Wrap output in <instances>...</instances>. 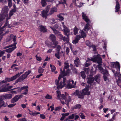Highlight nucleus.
Wrapping results in <instances>:
<instances>
[{
  "mask_svg": "<svg viewBox=\"0 0 121 121\" xmlns=\"http://www.w3.org/2000/svg\"><path fill=\"white\" fill-rule=\"evenodd\" d=\"M24 70L23 72L18 73L11 78H6L5 79V80H3L0 82V85L1 86L3 84H6L7 82L12 81L16 79L24 72Z\"/></svg>",
  "mask_w": 121,
  "mask_h": 121,
  "instance_id": "423d86ee",
  "label": "nucleus"
},
{
  "mask_svg": "<svg viewBox=\"0 0 121 121\" xmlns=\"http://www.w3.org/2000/svg\"><path fill=\"white\" fill-rule=\"evenodd\" d=\"M16 105V104H11L8 105V107L10 108H12L15 105Z\"/></svg>",
  "mask_w": 121,
  "mask_h": 121,
  "instance_id": "a18cd8bd",
  "label": "nucleus"
},
{
  "mask_svg": "<svg viewBox=\"0 0 121 121\" xmlns=\"http://www.w3.org/2000/svg\"><path fill=\"white\" fill-rule=\"evenodd\" d=\"M59 53H55V56L58 59H60V56Z\"/></svg>",
  "mask_w": 121,
  "mask_h": 121,
  "instance_id": "052dcab7",
  "label": "nucleus"
},
{
  "mask_svg": "<svg viewBox=\"0 0 121 121\" xmlns=\"http://www.w3.org/2000/svg\"><path fill=\"white\" fill-rule=\"evenodd\" d=\"M100 75L99 74H98L94 76V80H95L98 83H99L100 81Z\"/></svg>",
  "mask_w": 121,
  "mask_h": 121,
  "instance_id": "dca6fc26",
  "label": "nucleus"
},
{
  "mask_svg": "<svg viewBox=\"0 0 121 121\" xmlns=\"http://www.w3.org/2000/svg\"><path fill=\"white\" fill-rule=\"evenodd\" d=\"M91 60L94 62H95L98 63L99 65L97 66V67L99 69V66H101L102 65V59L100 57L99 55H97L95 56H94L93 58H91Z\"/></svg>",
  "mask_w": 121,
  "mask_h": 121,
  "instance_id": "1a4fd4ad",
  "label": "nucleus"
},
{
  "mask_svg": "<svg viewBox=\"0 0 121 121\" xmlns=\"http://www.w3.org/2000/svg\"><path fill=\"white\" fill-rule=\"evenodd\" d=\"M49 38L52 41L53 43L54 44L51 43H49L48 45V46L50 48L52 47L54 48L55 46L57 45L58 43V42L56 41V38L55 36L52 34H51Z\"/></svg>",
  "mask_w": 121,
  "mask_h": 121,
  "instance_id": "6e6552de",
  "label": "nucleus"
},
{
  "mask_svg": "<svg viewBox=\"0 0 121 121\" xmlns=\"http://www.w3.org/2000/svg\"><path fill=\"white\" fill-rule=\"evenodd\" d=\"M70 71L69 69H68L65 72V74L63 76H68L69 75Z\"/></svg>",
  "mask_w": 121,
  "mask_h": 121,
  "instance_id": "72a5a7b5",
  "label": "nucleus"
},
{
  "mask_svg": "<svg viewBox=\"0 0 121 121\" xmlns=\"http://www.w3.org/2000/svg\"><path fill=\"white\" fill-rule=\"evenodd\" d=\"M96 73V71L95 70V71H93V70L91 69L90 70V76L92 77L94 74Z\"/></svg>",
  "mask_w": 121,
  "mask_h": 121,
  "instance_id": "2f4dec72",
  "label": "nucleus"
},
{
  "mask_svg": "<svg viewBox=\"0 0 121 121\" xmlns=\"http://www.w3.org/2000/svg\"><path fill=\"white\" fill-rule=\"evenodd\" d=\"M6 23H5L4 26L3 27V28H6L8 27L7 26L8 24V22L7 21L8 20H7L6 19Z\"/></svg>",
  "mask_w": 121,
  "mask_h": 121,
  "instance_id": "603ef678",
  "label": "nucleus"
},
{
  "mask_svg": "<svg viewBox=\"0 0 121 121\" xmlns=\"http://www.w3.org/2000/svg\"><path fill=\"white\" fill-rule=\"evenodd\" d=\"M61 49V47L60 46H58L57 48V51L59 52L60 50Z\"/></svg>",
  "mask_w": 121,
  "mask_h": 121,
  "instance_id": "0e129e2a",
  "label": "nucleus"
},
{
  "mask_svg": "<svg viewBox=\"0 0 121 121\" xmlns=\"http://www.w3.org/2000/svg\"><path fill=\"white\" fill-rule=\"evenodd\" d=\"M10 93L12 94H17V92L16 91H13V90H10Z\"/></svg>",
  "mask_w": 121,
  "mask_h": 121,
  "instance_id": "6e6d98bb",
  "label": "nucleus"
},
{
  "mask_svg": "<svg viewBox=\"0 0 121 121\" xmlns=\"http://www.w3.org/2000/svg\"><path fill=\"white\" fill-rule=\"evenodd\" d=\"M13 8L10 11L14 13L16 11L17 8L15 4L13 5Z\"/></svg>",
  "mask_w": 121,
  "mask_h": 121,
  "instance_id": "f704fd0d",
  "label": "nucleus"
},
{
  "mask_svg": "<svg viewBox=\"0 0 121 121\" xmlns=\"http://www.w3.org/2000/svg\"><path fill=\"white\" fill-rule=\"evenodd\" d=\"M61 1H59V3L61 4H66V1L67 0H60Z\"/></svg>",
  "mask_w": 121,
  "mask_h": 121,
  "instance_id": "ea45409f",
  "label": "nucleus"
},
{
  "mask_svg": "<svg viewBox=\"0 0 121 121\" xmlns=\"http://www.w3.org/2000/svg\"><path fill=\"white\" fill-rule=\"evenodd\" d=\"M65 68H64L63 71H62V69L60 70L61 74L63 75V76L64 74L65 73Z\"/></svg>",
  "mask_w": 121,
  "mask_h": 121,
  "instance_id": "5fc2aeb1",
  "label": "nucleus"
},
{
  "mask_svg": "<svg viewBox=\"0 0 121 121\" xmlns=\"http://www.w3.org/2000/svg\"><path fill=\"white\" fill-rule=\"evenodd\" d=\"M45 98L46 99H51L52 98V95H50L47 94L46 95Z\"/></svg>",
  "mask_w": 121,
  "mask_h": 121,
  "instance_id": "c03bdc74",
  "label": "nucleus"
},
{
  "mask_svg": "<svg viewBox=\"0 0 121 121\" xmlns=\"http://www.w3.org/2000/svg\"><path fill=\"white\" fill-rule=\"evenodd\" d=\"M66 85H64L63 87L64 86H67V88H73V85L72 84H70V81H68L67 82V84H66L65 83Z\"/></svg>",
  "mask_w": 121,
  "mask_h": 121,
  "instance_id": "412c9836",
  "label": "nucleus"
},
{
  "mask_svg": "<svg viewBox=\"0 0 121 121\" xmlns=\"http://www.w3.org/2000/svg\"><path fill=\"white\" fill-rule=\"evenodd\" d=\"M50 66L51 68L52 71V72H55L56 69V68L53 65L51 64Z\"/></svg>",
  "mask_w": 121,
  "mask_h": 121,
  "instance_id": "473e14b6",
  "label": "nucleus"
},
{
  "mask_svg": "<svg viewBox=\"0 0 121 121\" xmlns=\"http://www.w3.org/2000/svg\"><path fill=\"white\" fill-rule=\"evenodd\" d=\"M9 85V83L8 84H3L1 86H1L2 88H7V87Z\"/></svg>",
  "mask_w": 121,
  "mask_h": 121,
  "instance_id": "a19ab883",
  "label": "nucleus"
},
{
  "mask_svg": "<svg viewBox=\"0 0 121 121\" xmlns=\"http://www.w3.org/2000/svg\"><path fill=\"white\" fill-rule=\"evenodd\" d=\"M50 27L53 30L54 33L58 37H59L61 34L59 32L57 31L56 30L57 29L60 30H62L61 27L58 26L56 24L54 25V26H53L52 27Z\"/></svg>",
  "mask_w": 121,
  "mask_h": 121,
  "instance_id": "f8f14e48",
  "label": "nucleus"
},
{
  "mask_svg": "<svg viewBox=\"0 0 121 121\" xmlns=\"http://www.w3.org/2000/svg\"><path fill=\"white\" fill-rule=\"evenodd\" d=\"M81 76L84 79L86 78V75L84 72L83 71H82L81 73Z\"/></svg>",
  "mask_w": 121,
  "mask_h": 121,
  "instance_id": "e433bc0d",
  "label": "nucleus"
},
{
  "mask_svg": "<svg viewBox=\"0 0 121 121\" xmlns=\"http://www.w3.org/2000/svg\"><path fill=\"white\" fill-rule=\"evenodd\" d=\"M61 106H58L56 107L54 110L55 111L59 110L61 109Z\"/></svg>",
  "mask_w": 121,
  "mask_h": 121,
  "instance_id": "13d9d810",
  "label": "nucleus"
},
{
  "mask_svg": "<svg viewBox=\"0 0 121 121\" xmlns=\"http://www.w3.org/2000/svg\"><path fill=\"white\" fill-rule=\"evenodd\" d=\"M41 3L43 7H45L47 5L46 0H41Z\"/></svg>",
  "mask_w": 121,
  "mask_h": 121,
  "instance_id": "c85d7f7f",
  "label": "nucleus"
},
{
  "mask_svg": "<svg viewBox=\"0 0 121 121\" xmlns=\"http://www.w3.org/2000/svg\"><path fill=\"white\" fill-rule=\"evenodd\" d=\"M51 9H53L52 10L54 12H56L57 11V9L56 7H53Z\"/></svg>",
  "mask_w": 121,
  "mask_h": 121,
  "instance_id": "e2e57ef3",
  "label": "nucleus"
},
{
  "mask_svg": "<svg viewBox=\"0 0 121 121\" xmlns=\"http://www.w3.org/2000/svg\"><path fill=\"white\" fill-rule=\"evenodd\" d=\"M13 8L10 11L14 13L16 11L17 8L15 4L13 5Z\"/></svg>",
  "mask_w": 121,
  "mask_h": 121,
  "instance_id": "c9c22d12",
  "label": "nucleus"
},
{
  "mask_svg": "<svg viewBox=\"0 0 121 121\" xmlns=\"http://www.w3.org/2000/svg\"><path fill=\"white\" fill-rule=\"evenodd\" d=\"M35 56L37 60L40 61L41 60L42 58L41 57H38L37 55H36Z\"/></svg>",
  "mask_w": 121,
  "mask_h": 121,
  "instance_id": "864d4df0",
  "label": "nucleus"
},
{
  "mask_svg": "<svg viewBox=\"0 0 121 121\" xmlns=\"http://www.w3.org/2000/svg\"><path fill=\"white\" fill-rule=\"evenodd\" d=\"M64 76L61 74H60L58 77V79H56L55 80V83L56 85L57 89L58 90L63 88L64 85H66L65 82H66V83L67 82H66V78H63V82H60L59 83V81L60 79Z\"/></svg>",
  "mask_w": 121,
  "mask_h": 121,
  "instance_id": "39448f33",
  "label": "nucleus"
},
{
  "mask_svg": "<svg viewBox=\"0 0 121 121\" xmlns=\"http://www.w3.org/2000/svg\"><path fill=\"white\" fill-rule=\"evenodd\" d=\"M57 96L58 99H62L65 100V104H66L69 107V102L71 101V97L70 96H68V95L64 94H61L60 91H56Z\"/></svg>",
  "mask_w": 121,
  "mask_h": 121,
  "instance_id": "7ed1b4c3",
  "label": "nucleus"
},
{
  "mask_svg": "<svg viewBox=\"0 0 121 121\" xmlns=\"http://www.w3.org/2000/svg\"><path fill=\"white\" fill-rule=\"evenodd\" d=\"M29 0H22L23 2L26 4H28V3Z\"/></svg>",
  "mask_w": 121,
  "mask_h": 121,
  "instance_id": "680f3d73",
  "label": "nucleus"
},
{
  "mask_svg": "<svg viewBox=\"0 0 121 121\" xmlns=\"http://www.w3.org/2000/svg\"><path fill=\"white\" fill-rule=\"evenodd\" d=\"M6 14L2 13L0 15V22L5 19L6 17H7Z\"/></svg>",
  "mask_w": 121,
  "mask_h": 121,
  "instance_id": "4be33fe9",
  "label": "nucleus"
},
{
  "mask_svg": "<svg viewBox=\"0 0 121 121\" xmlns=\"http://www.w3.org/2000/svg\"><path fill=\"white\" fill-rule=\"evenodd\" d=\"M9 10V9L8 7L7 6H5L2 9V13L6 14L7 15Z\"/></svg>",
  "mask_w": 121,
  "mask_h": 121,
  "instance_id": "f3484780",
  "label": "nucleus"
},
{
  "mask_svg": "<svg viewBox=\"0 0 121 121\" xmlns=\"http://www.w3.org/2000/svg\"><path fill=\"white\" fill-rule=\"evenodd\" d=\"M82 17L83 19L87 23L85 25L84 29L82 30H80L79 32V35L76 36L75 39L72 42L74 44H76L78 43L79 40L81 38L86 37V34L84 31V30L86 31L89 29V27L90 26V25L89 23L90 22L89 19L83 12L82 13Z\"/></svg>",
  "mask_w": 121,
  "mask_h": 121,
  "instance_id": "f257e3e1",
  "label": "nucleus"
},
{
  "mask_svg": "<svg viewBox=\"0 0 121 121\" xmlns=\"http://www.w3.org/2000/svg\"><path fill=\"white\" fill-rule=\"evenodd\" d=\"M57 16L60 20L62 21L64 19L63 17L60 15H57Z\"/></svg>",
  "mask_w": 121,
  "mask_h": 121,
  "instance_id": "8fccbe9b",
  "label": "nucleus"
},
{
  "mask_svg": "<svg viewBox=\"0 0 121 121\" xmlns=\"http://www.w3.org/2000/svg\"><path fill=\"white\" fill-rule=\"evenodd\" d=\"M89 86H87L85 88L83 89L82 92L78 90H76L75 91L73 94V95H75L76 96H78L79 98L83 99L84 98V95H90V92L89 91Z\"/></svg>",
  "mask_w": 121,
  "mask_h": 121,
  "instance_id": "f03ea898",
  "label": "nucleus"
},
{
  "mask_svg": "<svg viewBox=\"0 0 121 121\" xmlns=\"http://www.w3.org/2000/svg\"><path fill=\"white\" fill-rule=\"evenodd\" d=\"M98 67L100 72L103 74V77L104 81L105 82L107 81L108 82L109 80L108 77L109 73L108 70L106 69H104L101 66H99Z\"/></svg>",
  "mask_w": 121,
  "mask_h": 121,
  "instance_id": "0eeeda50",
  "label": "nucleus"
},
{
  "mask_svg": "<svg viewBox=\"0 0 121 121\" xmlns=\"http://www.w3.org/2000/svg\"><path fill=\"white\" fill-rule=\"evenodd\" d=\"M86 44L87 46L89 47H91V46L92 45L91 43L88 40H87L86 41Z\"/></svg>",
  "mask_w": 121,
  "mask_h": 121,
  "instance_id": "58836bf2",
  "label": "nucleus"
},
{
  "mask_svg": "<svg viewBox=\"0 0 121 121\" xmlns=\"http://www.w3.org/2000/svg\"><path fill=\"white\" fill-rule=\"evenodd\" d=\"M6 23H5L4 26L3 27V28H6L8 27L7 26L8 24V22L7 21L8 20H7L6 19Z\"/></svg>",
  "mask_w": 121,
  "mask_h": 121,
  "instance_id": "3c124183",
  "label": "nucleus"
},
{
  "mask_svg": "<svg viewBox=\"0 0 121 121\" xmlns=\"http://www.w3.org/2000/svg\"><path fill=\"white\" fill-rule=\"evenodd\" d=\"M3 33V30L1 28H0V41L3 37L2 34Z\"/></svg>",
  "mask_w": 121,
  "mask_h": 121,
  "instance_id": "4c0bfd02",
  "label": "nucleus"
},
{
  "mask_svg": "<svg viewBox=\"0 0 121 121\" xmlns=\"http://www.w3.org/2000/svg\"><path fill=\"white\" fill-rule=\"evenodd\" d=\"M22 95H16L11 100V102L12 103H14L16 102L19 99L22 97Z\"/></svg>",
  "mask_w": 121,
  "mask_h": 121,
  "instance_id": "4468645a",
  "label": "nucleus"
},
{
  "mask_svg": "<svg viewBox=\"0 0 121 121\" xmlns=\"http://www.w3.org/2000/svg\"><path fill=\"white\" fill-rule=\"evenodd\" d=\"M79 115L81 117L82 119H85V117L83 114L82 112H81L79 113Z\"/></svg>",
  "mask_w": 121,
  "mask_h": 121,
  "instance_id": "49530a36",
  "label": "nucleus"
},
{
  "mask_svg": "<svg viewBox=\"0 0 121 121\" xmlns=\"http://www.w3.org/2000/svg\"><path fill=\"white\" fill-rule=\"evenodd\" d=\"M78 29L77 27L76 26H75L73 30L74 34V35H75L77 34L78 31Z\"/></svg>",
  "mask_w": 121,
  "mask_h": 121,
  "instance_id": "7c9ffc66",
  "label": "nucleus"
},
{
  "mask_svg": "<svg viewBox=\"0 0 121 121\" xmlns=\"http://www.w3.org/2000/svg\"><path fill=\"white\" fill-rule=\"evenodd\" d=\"M12 95L11 94H6L3 95L4 98L5 99H10L12 97Z\"/></svg>",
  "mask_w": 121,
  "mask_h": 121,
  "instance_id": "aec40b11",
  "label": "nucleus"
},
{
  "mask_svg": "<svg viewBox=\"0 0 121 121\" xmlns=\"http://www.w3.org/2000/svg\"><path fill=\"white\" fill-rule=\"evenodd\" d=\"M40 117L42 119H44L46 118L45 115L43 114H40Z\"/></svg>",
  "mask_w": 121,
  "mask_h": 121,
  "instance_id": "4d7b16f0",
  "label": "nucleus"
},
{
  "mask_svg": "<svg viewBox=\"0 0 121 121\" xmlns=\"http://www.w3.org/2000/svg\"><path fill=\"white\" fill-rule=\"evenodd\" d=\"M13 87L12 86H8L7 88H4L2 89V91L4 92L8 91H9V89L12 88Z\"/></svg>",
  "mask_w": 121,
  "mask_h": 121,
  "instance_id": "5701e85b",
  "label": "nucleus"
},
{
  "mask_svg": "<svg viewBox=\"0 0 121 121\" xmlns=\"http://www.w3.org/2000/svg\"><path fill=\"white\" fill-rule=\"evenodd\" d=\"M16 43L15 42L13 44L5 47L4 48V49L10 47H11V48H9L8 49L5 50H4L0 52V53L11 52L14 49L16 48Z\"/></svg>",
  "mask_w": 121,
  "mask_h": 121,
  "instance_id": "9d476101",
  "label": "nucleus"
},
{
  "mask_svg": "<svg viewBox=\"0 0 121 121\" xmlns=\"http://www.w3.org/2000/svg\"><path fill=\"white\" fill-rule=\"evenodd\" d=\"M111 66L112 68H115L117 71H115L114 70H112V71L114 73V76L116 77L117 76L120 75L121 74L120 72V64L117 61L116 62H112L111 63Z\"/></svg>",
  "mask_w": 121,
  "mask_h": 121,
  "instance_id": "20e7f679",
  "label": "nucleus"
},
{
  "mask_svg": "<svg viewBox=\"0 0 121 121\" xmlns=\"http://www.w3.org/2000/svg\"><path fill=\"white\" fill-rule=\"evenodd\" d=\"M31 72V70H29L27 71L24 74H23L24 76V78H26L28 76Z\"/></svg>",
  "mask_w": 121,
  "mask_h": 121,
  "instance_id": "bb28decb",
  "label": "nucleus"
},
{
  "mask_svg": "<svg viewBox=\"0 0 121 121\" xmlns=\"http://www.w3.org/2000/svg\"><path fill=\"white\" fill-rule=\"evenodd\" d=\"M81 107V106L80 104H76L72 108V109L74 110L77 109H80Z\"/></svg>",
  "mask_w": 121,
  "mask_h": 121,
  "instance_id": "393cba45",
  "label": "nucleus"
},
{
  "mask_svg": "<svg viewBox=\"0 0 121 121\" xmlns=\"http://www.w3.org/2000/svg\"><path fill=\"white\" fill-rule=\"evenodd\" d=\"M50 8V6L48 5L46 7V11H48V12L49 10V9Z\"/></svg>",
  "mask_w": 121,
  "mask_h": 121,
  "instance_id": "bf43d9fd",
  "label": "nucleus"
},
{
  "mask_svg": "<svg viewBox=\"0 0 121 121\" xmlns=\"http://www.w3.org/2000/svg\"><path fill=\"white\" fill-rule=\"evenodd\" d=\"M48 11H46L45 10H43L41 12V15L43 17L46 18L48 15Z\"/></svg>",
  "mask_w": 121,
  "mask_h": 121,
  "instance_id": "2eb2a0df",
  "label": "nucleus"
},
{
  "mask_svg": "<svg viewBox=\"0 0 121 121\" xmlns=\"http://www.w3.org/2000/svg\"><path fill=\"white\" fill-rule=\"evenodd\" d=\"M21 121H27L26 119L25 118H22L21 119H19Z\"/></svg>",
  "mask_w": 121,
  "mask_h": 121,
  "instance_id": "774afa93",
  "label": "nucleus"
},
{
  "mask_svg": "<svg viewBox=\"0 0 121 121\" xmlns=\"http://www.w3.org/2000/svg\"><path fill=\"white\" fill-rule=\"evenodd\" d=\"M63 39L64 41H66L67 42H68V41L67 39L65 37H63Z\"/></svg>",
  "mask_w": 121,
  "mask_h": 121,
  "instance_id": "69168bd1",
  "label": "nucleus"
},
{
  "mask_svg": "<svg viewBox=\"0 0 121 121\" xmlns=\"http://www.w3.org/2000/svg\"><path fill=\"white\" fill-rule=\"evenodd\" d=\"M75 117V114H72L71 115L69 116V117L70 119H73Z\"/></svg>",
  "mask_w": 121,
  "mask_h": 121,
  "instance_id": "de8ad7c7",
  "label": "nucleus"
},
{
  "mask_svg": "<svg viewBox=\"0 0 121 121\" xmlns=\"http://www.w3.org/2000/svg\"><path fill=\"white\" fill-rule=\"evenodd\" d=\"M87 60L86 61V63L85 64V66L87 67L91 65V61H92L91 60V58L90 59L89 58H87Z\"/></svg>",
  "mask_w": 121,
  "mask_h": 121,
  "instance_id": "a211bd4d",
  "label": "nucleus"
},
{
  "mask_svg": "<svg viewBox=\"0 0 121 121\" xmlns=\"http://www.w3.org/2000/svg\"><path fill=\"white\" fill-rule=\"evenodd\" d=\"M39 28L43 32H46L47 31V29L46 28L42 26H40Z\"/></svg>",
  "mask_w": 121,
  "mask_h": 121,
  "instance_id": "cd10ccee",
  "label": "nucleus"
},
{
  "mask_svg": "<svg viewBox=\"0 0 121 121\" xmlns=\"http://www.w3.org/2000/svg\"><path fill=\"white\" fill-rule=\"evenodd\" d=\"M64 64L65 65L64 68L66 69H68L69 67V64L68 63H67L66 62H65Z\"/></svg>",
  "mask_w": 121,
  "mask_h": 121,
  "instance_id": "79ce46f5",
  "label": "nucleus"
},
{
  "mask_svg": "<svg viewBox=\"0 0 121 121\" xmlns=\"http://www.w3.org/2000/svg\"><path fill=\"white\" fill-rule=\"evenodd\" d=\"M83 4L82 3H79L78 2L76 3V4H75L79 8L82 7L83 5Z\"/></svg>",
  "mask_w": 121,
  "mask_h": 121,
  "instance_id": "37998d69",
  "label": "nucleus"
},
{
  "mask_svg": "<svg viewBox=\"0 0 121 121\" xmlns=\"http://www.w3.org/2000/svg\"><path fill=\"white\" fill-rule=\"evenodd\" d=\"M13 13H14L13 12L10 11L9 12V16L8 15H7V17L6 18V20H8L10 19L11 17L13 15Z\"/></svg>",
  "mask_w": 121,
  "mask_h": 121,
  "instance_id": "a878e982",
  "label": "nucleus"
},
{
  "mask_svg": "<svg viewBox=\"0 0 121 121\" xmlns=\"http://www.w3.org/2000/svg\"><path fill=\"white\" fill-rule=\"evenodd\" d=\"M4 98L3 96L0 98V103H2L3 102V101L4 99Z\"/></svg>",
  "mask_w": 121,
  "mask_h": 121,
  "instance_id": "338daca9",
  "label": "nucleus"
},
{
  "mask_svg": "<svg viewBox=\"0 0 121 121\" xmlns=\"http://www.w3.org/2000/svg\"><path fill=\"white\" fill-rule=\"evenodd\" d=\"M118 77V78L117 80V82H121V74L120 75H119L117 76Z\"/></svg>",
  "mask_w": 121,
  "mask_h": 121,
  "instance_id": "09e8293b",
  "label": "nucleus"
},
{
  "mask_svg": "<svg viewBox=\"0 0 121 121\" xmlns=\"http://www.w3.org/2000/svg\"><path fill=\"white\" fill-rule=\"evenodd\" d=\"M24 77H25L24 75L22 74L16 80V82H21L23 81L26 78H25Z\"/></svg>",
  "mask_w": 121,
  "mask_h": 121,
  "instance_id": "6ab92c4d",
  "label": "nucleus"
},
{
  "mask_svg": "<svg viewBox=\"0 0 121 121\" xmlns=\"http://www.w3.org/2000/svg\"><path fill=\"white\" fill-rule=\"evenodd\" d=\"M44 70V69L41 67H39L38 69V72L40 74H42Z\"/></svg>",
  "mask_w": 121,
  "mask_h": 121,
  "instance_id": "c756f323",
  "label": "nucleus"
},
{
  "mask_svg": "<svg viewBox=\"0 0 121 121\" xmlns=\"http://www.w3.org/2000/svg\"><path fill=\"white\" fill-rule=\"evenodd\" d=\"M28 87V86H27L22 87L21 88H20V87H17L18 88L16 91L17 92V94L19 92H20L22 90L25 89V92L22 93V94L24 95H26L28 93V90L27 88Z\"/></svg>",
  "mask_w": 121,
  "mask_h": 121,
  "instance_id": "ddd939ff",
  "label": "nucleus"
},
{
  "mask_svg": "<svg viewBox=\"0 0 121 121\" xmlns=\"http://www.w3.org/2000/svg\"><path fill=\"white\" fill-rule=\"evenodd\" d=\"M94 81V77H93L89 78L87 81V83L90 84L93 83Z\"/></svg>",
  "mask_w": 121,
  "mask_h": 121,
  "instance_id": "b1692460",
  "label": "nucleus"
},
{
  "mask_svg": "<svg viewBox=\"0 0 121 121\" xmlns=\"http://www.w3.org/2000/svg\"><path fill=\"white\" fill-rule=\"evenodd\" d=\"M60 27L61 28L62 27H63V30L62 29V30H61L64 31V34L65 35H66L68 38H69V35L71 34V33H70V30L67 27L64 25L63 22L61 23V24L60 25Z\"/></svg>",
  "mask_w": 121,
  "mask_h": 121,
  "instance_id": "9b49d317",
  "label": "nucleus"
}]
</instances>
